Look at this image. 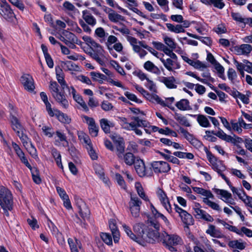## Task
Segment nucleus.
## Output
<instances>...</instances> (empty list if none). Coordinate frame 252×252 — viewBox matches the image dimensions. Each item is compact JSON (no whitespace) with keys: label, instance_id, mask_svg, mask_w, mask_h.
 <instances>
[{"label":"nucleus","instance_id":"1","mask_svg":"<svg viewBox=\"0 0 252 252\" xmlns=\"http://www.w3.org/2000/svg\"><path fill=\"white\" fill-rule=\"evenodd\" d=\"M134 232L139 236L138 244L144 246L146 243L154 244L161 242L162 233L154 230L148 226L141 223H137L133 226Z\"/></svg>","mask_w":252,"mask_h":252},{"label":"nucleus","instance_id":"2","mask_svg":"<svg viewBox=\"0 0 252 252\" xmlns=\"http://www.w3.org/2000/svg\"><path fill=\"white\" fill-rule=\"evenodd\" d=\"M161 243L163 245L171 252L177 251V247L183 244L181 237L177 234H169L165 231L162 232Z\"/></svg>","mask_w":252,"mask_h":252},{"label":"nucleus","instance_id":"3","mask_svg":"<svg viewBox=\"0 0 252 252\" xmlns=\"http://www.w3.org/2000/svg\"><path fill=\"white\" fill-rule=\"evenodd\" d=\"M49 89L56 102L63 108L67 109L69 106V102L64 94L60 91L58 84L56 81H50Z\"/></svg>","mask_w":252,"mask_h":252},{"label":"nucleus","instance_id":"4","mask_svg":"<svg viewBox=\"0 0 252 252\" xmlns=\"http://www.w3.org/2000/svg\"><path fill=\"white\" fill-rule=\"evenodd\" d=\"M13 196L11 192L3 186L0 187V205L5 216H8V211L13 208Z\"/></svg>","mask_w":252,"mask_h":252},{"label":"nucleus","instance_id":"5","mask_svg":"<svg viewBox=\"0 0 252 252\" xmlns=\"http://www.w3.org/2000/svg\"><path fill=\"white\" fill-rule=\"evenodd\" d=\"M206 154L208 160L212 165V169L222 177L228 186H230V182L224 174L222 173V172L226 169L222 161L219 160L208 150H206Z\"/></svg>","mask_w":252,"mask_h":252},{"label":"nucleus","instance_id":"6","mask_svg":"<svg viewBox=\"0 0 252 252\" xmlns=\"http://www.w3.org/2000/svg\"><path fill=\"white\" fill-rule=\"evenodd\" d=\"M59 39L72 49L76 48L75 44L79 45L82 44V42L78 39L74 34L66 30L62 32Z\"/></svg>","mask_w":252,"mask_h":252},{"label":"nucleus","instance_id":"7","mask_svg":"<svg viewBox=\"0 0 252 252\" xmlns=\"http://www.w3.org/2000/svg\"><path fill=\"white\" fill-rule=\"evenodd\" d=\"M0 15L5 20L10 21L15 18V15L6 0H0Z\"/></svg>","mask_w":252,"mask_h":252},{"label":"nucleus","instance_id":"8","mask_svg":"<svg viewBox=\"0 0 252 252\" xmlns=\"http://www.w3.org/2000/svg\"><path fill=\"white\" fill-rule=\"evenodd\" d=\"M135 170L140 177L151 176L153 174L152 170L150 164L146 166L142 159H137L134 163Z\"/></svg>","mask_w":252,"mask_h":252},{"label":"nucleus","instance_id":"9","mask_svg":"<svg viewBox=\"0 0 252 252\" xmlns=\"http://www.w3.org/2000/svg\"><path fill=\"white\" fill-rule=\"evenodd\" d=\"M141 204L142 202L138 197L131 195L129 208L133 217L136 218L139 216Z\"/></svg>","mask_w":252,"mask_h":252},{"label":"nucleus","instance_id":"10","mask_svg":"<svg viewBox=\"0 0 252 252\" xmlns=\"http://www.w3.org/2000/svg\"><path fill=\"white\" fill-rule=\"evenodd\" d=\"M111 138L114 143L117 155L122 159L125 148L123 138L116 134L111 135Z\"/></svg>","mask_w":252,"mask_h":252},{"label":"nucleus","instance_id":"11","mask_svg":"<svg viewBox=\"0 0 252 252\" xmlns=\"http://www.w3.org/2000/svg\"><path fill=\"white\" fill-rule=\"evenodd\" d=\"M151 169L153 168L156 173H167L171 169L168 163L163 161H155L150 164Z\"/></svg>","mask_w":252,"mask_h":252},{"label":"nucleus","instance_id":"12","mask_svg":"<svg viewBox=\"0 0 252 252\" xmlns=\"http://www.w3.org/2000/svg\"><path fill=\"white\" fill-rule=\"evenodd\" d=\"M160 61L165 68L169 71H174L176 69H179L181 67L177 59H171V58L164 59L162 57L161 58H160Z\"/></svg>","mask_w":252,"mask_h":252},{"label":"nucleus","instance_id":"13","mask_svg":"<svg viewBox=\"0 0 252 252\" xmlns=\"http://www.w3.org/2000/svg\"><path fill=\"white\" fill-rule=\"evenodd\" d=\"M233 52L237 55L249 56L252 51V46L249 44H242L233 47Z\"/></svg>","mask_w":252,"mask_h":252},{"label":"nucleus","instance_id":"14","mask_svg":"<svg viewBox=\"0 0 252 252\" xmlns=\"http://www.w3.org/2000/svg\"><path fill=\"white\" fill-rule=\"evenodd\" d=\"M126 39L132 47V50L135 53H138L142 49L141 47L145 49L146 44L145 41H139L136 38L130 35L126 36Z\"/></svg>","mask_w":252,"mask_h":252},{"label":"nucleus","instance_id":"15","mask_svg":"<svg viewBox=\"0 0 252 252\" xmlns=\"http://www.w3.org/2000/svg\"><path fill=\"white\" fill-rule=\"evenodd\" d=\"M157 193L163 207L169 213H171V206L165 192L161 189H158Z\"/></svg>","mask_w":252,"mask_h":252},{"label":"nucleus","instance_id":"16","mask_svg":"<svg viewBox=\"0 0 252 252\" xmlns=\"http://www.w3.org/2000/svg\"><path fill=\"white\" fill-rule=\"evenodd\" d=\"M76 205L78 209V212L81 217L84 220H87L89 218L90 211L84 202L81 199L76 200Z\"/></svg>","mask_w":252,"mask_h":252},{"label":"nucleus","instance_id":"17","mask_svg":"<svg viewBox=\"0 0 252 252\" xmlns=\"http://www.w3.org/2000/svg\"><path fill=\"white\" fill-rule=\"evenodd\" d=\"M21 82L23 85L24 88L29 92L33 91L35 88L33 79L32 77L28 74H24L21 77Z\"/></svg>","mask_w":252,"mask_h":252},{"label":"nucleus","instance_id":"18","mask_svg":"<svg viewBox=\"0 0 252 252\" xmlns=\"http://www.w3.org/2000/svg\"><path fill=\"white\" fill-rule=\"evenodd\" d=\"M182 58L185 62L196 69L203 71L208 67L206 63H202L199 60H192L186 56H182Z\"/></svg>","mask_w":252,"mask_h":252},{"label":"nucleus","instance_id":"19","mask_svg":"<svg viewBox=\"0 0 252 252\" xmlns=\"http://www.w3.org/2000/svg\"><path fill=\"white\" fill-rule=\"evenodd\" d=\"M100 48L94 47L92 49L93 52L91 54V57L95 60L99 64L102 65L104 64V56L103 55L104 50L102 46L100 45Z\"/></svg>","mask_w":252,"mask_h":252},{"label":"nucleus","instance_id":"20","mask_svg":"<svg viewBox=\"0 0 252 252\" xmlns=\"http://www.w3.org/2000/svg\"><path fill=\"white\" fill-rule=\"evenodd\" d=\"M83 118L88 125L90 133L93 136L96 137L98 134V127L96 125L94 120L87 116H84Z\"/></svg>","mask_w":252,"mask_h":252},{"label":"nucleus","instance_id":"21","mask_svg":"<svg viewBox=\"0 0 252 252\" xmlns=\"http://www.w3.org/2000/svg\"><path fill=\"white\" fill-rule=\"evenodd\" d=\"M10 122L11 127L16 134L21 133V132L23 130V127L19 119L14 115L11 114L10 116Z\"/></svg>","mask_w":252,"mask_h":252},{"label":"nucleus","instance_id":"22","mask_svg":"<svg viewBox=\"0 0 252 252\" xmlns=\"http://www.w3.org/2000/svg\"><path fill=\"white\" fill-rule=\"evenodd\" d=\"M57 139H56L54 144L57 146L67 147L68 145V142L65 134L60 130L56 131Z\"/></svg>","mask_w":252,"mask_h":252},{"label":"nucleus","instance_id":"23","mask_svg":"<svg viewBox=\"0 0 252 252\" xmlns=\"http://www.w3.org/2000/svg\"><path fill=\"white\" fill-rule=\"evenodd\" d=\"M195 216L199 219H202L208 222H212L214 220L213 217L206 213L205 211L200 209L199 208H194Z\"/></svg>","mask_w":252,"mask_h":252},{"label":"nucleus","instance_id":"24","mask_svg":"<svg viewBox=\"0 0 252 252\" xmlns=\"http://www.w3.org/2000/svg\"><path fill=\"white\" fill-rule=\"evenodd\" d=\"M206 233L214 238H222L225 237L221 231L213 224L209 225L208 229L206 230Z\"/></svg>","mask_w":252,"mask_h":252},{"label":"nucleus","instance_id":"25","mask_svg":"<svg viewBox=\"0 0 252 252\" xmlns=\"http://www.w3.org/2000/svg\"><path fill=\"white\" fill-rule=\"evenodd\" d=\"M109 227L113 235L114 242L115 243H118L120 239V232L116 226L115 220H111L109 222Z\"/></svg>","mask_w":252,"mask_h":252},{"label":"nucleus","instance_id":"26","mask_svg":"<svg viewBox=\"0 0 252 252\" xmlns=\"http://www.w3.org/2000/svg\"><path fill=\"white\" fill-rule=\"evenodd\" d=\"M82 18L87 24L92 27L94 26L96 24L95 18L88 10H85L82 11Z\"/></svg>","mask_w":252,"mask_h":252},{"label":"nucleus","instance_id":"27","mask_svg":"<svg viewBox=\"0 0 252 252\" xmlns=\"http://www.w3.org/2000/svg\"><path fill=\"white\" fill-rule=\"evenodd\" d=\"M159 81L163 83L169 89H176L177 88L176 80L173 76L162 77Z\"/></svg>","mask_w":252,"mask_h":252},{"label":"nucleus","instance_id":"28","mask_svg":"<svg viewBox=\"0 0 252 252\" xmlns=\"http://www.w3.org/2000/svg\"><path fill=\"white\" fill-rule=\"evenodd\" d=\"M131 120L132 122L130 123L128 122L126 130H133L136 127H141V124L139 121H142L143 119H141L139 116H133L131 117Z\"/></svg>","mask_w":252,"mask_h":252},{"label":"nucleus","instance_id":"29","mask_svg":"<svg viewBox=\"0 0 252 252\" xmlns=\"http://www.w3.org/2000/svg\"><path fill=\"white\" fill-rule=\"evenodd\" d=\"M179 216L183 222L185 224V229H189L188 226L193 223V219L191 215L185 210L184 212H182V213Z\"/></svg>","mask_w":252,"mask_h":252},{"label":"nucleus","instance_id":"30","mask_svg":"<svg viewBox=\"0 0 252 252\" xmlns=\"http://www.w3.org/2000/svg\"><path fill=\"white\" fill-rule=\"evenodd\" d=\"M108 17L109 20L114 23H117L120 21H124V17L122 15L117 13L113 10L108 8Z\"/></svg>","mask_w":252,"mask_h":252},{"label":"nucleus","instance_id":"31","mask_svg":"<svg viewBox=\"0 0 252 252\" xmlns=\"http://www.w3.org/2000/svg\"><path fill=\"white\" fill-rule=\"evenodd\" d=\"M139 122L140 123L141 127L144 128L145 131L148 134L157 132L158 130V126L151 125L150 123L145 120H142Z\"/></svg>","mask_w":252,"mask_h":252},{"label":"nucleus","instance_id":"32","mask_svg":"<svg viewBox=\"0 0 252 252\" xmlns=\"http://www.w3.org/2000/svg\"><path fill=\"white\" fill-rule=\"evenodd\" d=\"M144 68L149 72L156 75H159L161 73L159 68L150 61H148L144 63Z\"/></svg>","mask_w":252,"mask_h":252},{"label":"nucleus","instance_id":"33","mask_svg":"<svg viewBox=\"0 0 252 252\" xmlns=\"http://www.w3.org/2000/svg\"><path fill=\"white\" fill-rule=\"evenodd\" d=\"M188 115L193 117H197V121L200 126L204 127H208L210 126V124L209 120L206 116L203 115H196L192 114H188Z\"/></svg>","mask_w":252,"mask_h":252},{"label":"nucleus","instance_id":"34","mask_svg":"<svg viewBox=\"0 0 252 252\" xmlns=\"http://www.w3.org/2000/svg\"><path fill=\"white\" fill-rule=\"evenodd\" d=\"M100 125L102 130L106 133H110V127L114 126V124L112 122L105 118L101 119L100 120Z\"/></svg>","mask_w":252,"mask_h":252},{"label":"nucleus","instance_id":"35","mask_svg":"<svg viewBox=\"0 0 252 252\" xmlns=\"http://www.w3.org/2000/svg\"><path fill=\"white\" fill-rule=\"evenodd\" d=\"M176 106L181 111L191 110L192 108L189 105V102L188 99H182L176 102Z\"/></svg>","mask_w":252,"mask_h":252},{"label":"nucleus","instance_id":"36","mask_svg":"<svg viewBox=\"0 0 252 252\" xmlns=\"http://www.w3.org/2000/svg\"><path fill=\"white\" fill-rule=\"evenodd\" d=\"M62 66L64 70L68 71H78L79 67L74 63L71 61L63 62L62 63Z\"/></svg>","mask_w":252,"mask_h":252},{"label":"nucleus","instance_id":"37","mask_svg":"<svg viewBox=\"0 0 252 252\" xmlns=\"http://www.w3.org/2000/svg\"><path fill=\"white\" fill-rule=\"evenodd\" d=\"M56 78L61 88L66 87V82L64 80V75L62 70L59 67L56 68Z\"/></svg>","mask_w":252,"mask_h":252},{"label":"nucleus","instance_id":"38","mask_svg":"<svg viewBox=\"0 0 252 252\" xmlns=\"http://www.w3.org/2000/svg\"><path fill=\"white\" fill-rule=\"evenodd\" d=\"M174 119L182 126L186 127H189L191 126L188 119L181 114L175 113L174 115Z\"/></svg>","mask_w":252,"mask_h":252},{"label":"nucleus","instance_id":"39","mask_svg":"<svg viewBox=\"0 0 252 252\" xmlns=\"http://www.w3.org/2000/svg\"><path fill=\"white\" fill-rule=\"evenodd\" d=\"M74 100L78 103L82 108L87 112L89 111V108L86 102L83 100L82 97L76 92V93L72 95Z\"/></svg>","mask_w":252,"mask_h":252},{"label":"nucleus","instance_id":"40","mask_svg":"<svg viewBox=\"0 0 252 252\" xmlns=\"http://www.w3.org/2000/svg\"><path fill=\"white\" fill-rule=\"evenodd\" d=\"M94 34L99 38V41L101 43L105 41V38L108 35V33L106 32L104 29L101 27L96 28L95 30Z\"/></svg>","mask_w":252,"mask_h":252},{"label":"nucleus","instance_id":"41","mask_svg":"<svg viewBox=\"0 0 252 252\" xmlns=\"http://www.w3.org/2000/svg\"><path fill=\"white\" fill-rule=\"evenodd\" d=\"M166 26L168 30L176 33L185 32V30L181 25H174L171 23H166Z\"/></svg>","mask_w":252,"mask_h":252},{"label":"nucleus","instance_id":"42","mask_svg":"<svg viewBox=\"0 0 252 252\" xmlns=\"http://www.w3.org/2000/svg\"><path fill=\"white\" fill-rule=\"evenodd\" d=\"M214 134L227 142H234L235 140L234 138L231 136L227 135L221 129H219V130L216 133H214Z\"/></svg>","mask_w":252,"mask_h":252},{"label":"nucleus","instance_id":"43","mask_svg":"<svg viewBox=\"0 0 252 252\" xmlns=\"http://www.w3.org/2000/svg\"><path fill=\"white\" fill-rule=\"evenodd\" d=\"M192 189L193 191L198 194H201L202 195L205 196V198H214V195L209 190L201 188L199 187H193Z\"/></svg>","mask_w":252,"mask_h":252},{"label":"nucleus","instance_id":"44","mask_svg":"<svg viewBox=\"0 0 252 252\" xmlns=\"http://www.w3.org/2000/svg\"><path fill=\"white\" fill-rule=\"evenodd\" d=\"M90 76L94 81H97L100 84L103 83V81L107 79L105 75L94 71L90 72Z\"/></svg>","mask_w":252,"mask_h":252},{"label":"nucleus","instance_id":"45","mask_svg":"<svg viewBox=\"0 0 252 252\" xmlns=\"http://www.w3.org/2000/svg\"><path fill=\"white\" fill-rule=\"evenodd\" d=\"M246 243L243 242L242 240H232L229 242V247L233 249H237L240 250H244L246 247Z\"/></svg>","mask_w":252,"mask_h":252},{"label":"nucleus","instance_id":"46","mask_svg":"<svg viewBox=\"0 0 252 252\" xmlns=\"http://www.w3.org/2000/svg\"><path fill=\"white\" fill-rule=\"evenodd\" d=\"M163 40L166 46L171 50H174L176 48L177 45L173 38L163 34Z\"/></svg>","mask_w":252,"mask_h":252},{"label":"nucleus","instance_id":"47","mask_svg":"<svg viewBox=\"0 0 252 252\" xmlns=\"http://www.w3.org/2000/svg\"><path fill=\"white\" fill-rule=\"evenodd\" d=\"M58 119L62 123L69 124L71 122V119L68 116L60 111L55 110V115Z\"/></svg>","mask_w":252,"mask_h":252},{"label":"nucleus","instance_id":"48","mask_svg":"<svg viewBox=\"0 0 252 252\" xmlns=\"http://www.w3.org/2000/svg\"><path fill=\"white\" fill-rule=\"evenodd\" d=\"M135 187L139 196L144 200L149 201L148 197L145 194L141 184L139 182H136Z\"/></svg>","mask_w":252,"mask_h":252},{"label":"nucleus","instance_id":"49","mask_svg":"<svg viewBox=\"0 0 252 252\" xmlns=\"http://www.w3.org/2000/svg\"><path fill=\"white\" fill-rule=\"evenodd\" d=\"M122 226L124 229V231L127 234V235L132 240L135 241L137 243H138V240H139V236L137 235L136 236L131 231L130 228L126 225V224H123Z\"/></svg>","mask_w":252,"mask_h":252},{"label":"nucleus","instance_id":"50","mask_svg":"<svg viewBox=\"0 0 252 252\" xmlns=\"http://www.w3.org/2000/svg\"><path fill=\"white\" fill-rule=\"evenodd\" d=\"M209 198H203L202 201L206 205H208L213 210L218 212H220L221 210L219 205L214 202L210 200L209 199Z\"/></svg>","mask_w":252,"mask_h":252},{"label":"nucleus","instance_id":"51","mask_svg":"<svg viewBox=\"0 0 252 252\" xmlns=\"http://www.w3.org/2000/svg\"><path fill=\"white\" fill-rule=\"evenodd\" d=\"M214 192L217 194L220 195L224 198L221 199L224 202V200L231 199V194L227 190L215 189H214Z\"/></svg>","mask_w":252,"mask_h":252},{"label":"nucleus","instance_id":"52","mask_svg":"<svg viewBox=\"0 0 252 252\" xmlns=\"http://www.w3.org/2000/svg\"><path fill=\"white\" fill-rule=\"evenodd\" d=\"M78 137L81 142L85 145L86 148L92 145L89 137L84 132H80L78 134Z\"/></svg>","mask_w":252,"mask_h":252},{"label":"nucleus","instance_id":"53","mask_svg":"<svg viewBox=\"0 0 252 252\" xmlns=\"http://www.w3.org/2000/svg\"><path fill=\"white\" fill-rule=\"evenodd\" d=\"M231 129L237 132L238 134H240L242 132L243 130V125L238 120L237 122H235L234 121L231 120L230 122Z\"/></svg>","mask_w":252,"mask_h":252},{"label":"nucleus","instance_id":"54","mask_svg":"<svg viewBox=\"0 0 252 252\" xmlns=\"http://www.w3.org/2000/svg\"><path fill=\"white\" fill-rule=\"evenodd\" d=\"M118 41V38L114 35H110L108 36L107 41L105 42V45L108 51H112V45L115 44Z\"/></svg>","mask_w":252,"mask_h":252},{"label":"nucleus","instance_id":"55","mask_svg":"<svg viewBox=\"0 0 252 252\" xmlns=\"http://www.w3.org/2000/svg\"><path fill=\"white\" fill-rule=\"evenodd\" d=\"M82 39L86 42V43L91 47L92 49L94 47L100 48V44L96 42L93 39L88 36H84Z\"/></svg>","mask_w":252,"mask_h":252},{"label":"nucleus","instance_id":"56","mask_svg":"<svg viewBox=\"0 0 252 252\" xmlns=\"http://www.w3.org/2000/svg\"><path fill=\"white\" fill-rule=\"evenodd\" d=\"M145 97L152 102L157 103L159 104L160 103L161 98L156 94H151L148 92Z\"/></svg>","mask_w":252,"mask_h":252},{"label":"nucleus","instance_id":"57","mask_svg":"<svg viewBox=\"0 0 252 252\" xmlns=\"http://www.w3.org/2000/svg\"><path fill=\"white\" fill-rule=\"evenodd\" d=\"M124 160L125 162L128 165H132L135 161L134 155L131 153H127L124 156Z\"/></svg>","mask_w":252,"mask_h":252},{"label":"nucleus","instance_id":"58","mask_svg":"<svg viewBox=\"0 0 252 252\" xmlns=\"http://www.w3.org/2000/svg\"><path fill=\"white\" fill-rule=\"evenodd\" d=\"M174 100L175 99L173 97L167 98L165 101L161 99L160 104L162 106H167L172 110H174V107L172 106V104Z\"/></svg>","mask_w":252,"mask_h":252},{"label":"nucleus","instance_id":"59","mask_svg":"<svg viewBox=\"0 0 252 252\" xmlns=\"http://www.w3.org/2000/svg\"><path fill=\"white\" fill-rule=\"evenodd\" d=\"M100 236L102 241L107 245L109 246L112 245V239L110 234L107 233L101 232L100 234Z\"/></svg>","mask_w":252,"mask_h":252},{"label":"nucleus","instance_id":"60","mask_svg":"<svg viewBox=\"0 0 252 252\" xmlns=\"http://www.w3.org/2000/svg\"><path fill=\"white\" fill-rule=\"evenodd\" d=\"M245 204V205L252 209V197L247 195L245 192L240 198Z\"/></svg>","mask_w":252,"mask_h":252},{"label":"nucleus","instance_id":"61","mask_svg":"<svg viewBox=\"0 0 252 252\" xmlns=\"http://www.w3.org/2000/svg\"><path fill=\"white\" fill-rule=\"evenodd\" d=\"M27 145L25 147L29 154L34 158H37L36 149L32 143H28Z\"/></svg>","mask_w":252,"mask_h":252},{"label":"nucleus","instance_id":"62","mask_svg":"<svg viewBox=\"0 0 252 252\" xmlns=\"http://www.w3.org/2000/svg\"><path fill=\"white\" fill-rule=\"evenodd\" d=\"M216 70L217 71L219 76L223 80H225V77L224 75V67L218 62L213 64Z\"/></svg>","mask_w":252,"mask_h":252},{"label":"nucleus","instance_id":"63","mask_svg":"<svg viewBox=\"0 0 252 252\" xmlns=\"http://www.w3.org/2000/svg\"><path fill=\"white\" fill-rule=\"evenodd\" d=\"M47 224L50 228L52 233L56 236H61V233L59 232L58 229L54 223L50 220H48Z\"/></svg>","mask_w":252,"mask_h":252},{"label":"nucleus","instance_id":"64","mask_svg":"<svg viewBox=\"0 0 252 252\" xmlns=\"http://www.w3.org/2000/svg\"><path fill=\"white\" fill-rule=\"evenodd\" d=\"M145 86L150 91L153 93L157 92V89L156 84L149 78L147 79L146 83L145 84Z\"/></svg>","mask_w":252,"mask_h":252}]
</instances>
